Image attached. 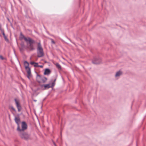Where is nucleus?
<instances>
[{
  "mask_svg": "<svg viewBox=\"0 0 146 146\" xmlns=\"http://www.w3.org/2000/svg\"><path fill=\"white\" fill-rule=\"evenodd\" d=\"M9 108L10 109L11 111L13 110L14 111H16V110L14 108H13L12 106H10Z\"/></svg>",
  "mask_w": 146,
  "mask_h": 146,
  "instance_id": "16",
  "label": "nucleus"
},
{
  "mask_svg": "<svg viewBox=\"0 0 146 146\" xmlns=\"http://www.w3.org/2000/svg\"><path fill=\"white\" fill-rule=\"evenodd\" d=\"M0 29L1 30V32H2V33L3 34V36H5V33H4V30H3V29H2L1 28V27H0Z\"/></svg>",
  "mask_w": 146,
  "mask_h": 146,
  "instance_id": "17",
  "label": "nucleus"
},
{
  "mask_svg": "<svg viewBox=\"0 0 146 146\" xmlns=\"http://www.w3.org/2000/svg\"><path fill=\"white\" fill-rule=\"evenodd\" d=\"M56 80V79H55L54 80V81H55Z\"/></svg>",
  "mask_w": 146,
  "mask_h": 146,
  "instance_id": "28",
  "label": "nucleus"
},
{
  "mask_svg": "<svg viewBox=\"0 0 146 146\" xmlns=\"http://www.w3.org/2000/svg\"><path fill=\"white\" fill-rule=\"evenodd\" d=\"M4 37L6 40H8V39H7V37L5 36H4Z\"/></svg>",
  "mask_w": 146,
  "mask_h": 146,
  "instance_id": "23",
  "label": "nucleus"
},
{
  "mask_svg": "<svg viewBox=\"0 0 146 146\" xmlns=\"http://www.w3.org/2000/svg\"><path fill=\"white\" fill-rule=\"evenodd\" d=\"M24 65L25 66V68L26 71L29 70H31L30 68L29 67V63L27 61H25L24 62Z\"/></svg>",
  "mask_w": 146,
  "mask_h": 146,
  "instance_id": "9",
  "label": "nucleus"
},
{
  "mask_svg": "<svg viewBox=\"0 0 146 146\" xmlns=\"http://www.w3.org/2000/svg\"><path fill=\"white\" fill-rule=\"evenodd\" d=\"M14 101L18 111L19 112L21 111L22 108L20 103V101L18 99L16 98L15 99Z\"/></svg>",
  "mask_w": 146,
  "mask_h": 146,
  "instance_id": "5",
  "label": "nucleus"
},
{
  "mask_svg": "<svg viewBox=\"0 0 146 146\" xmlns=\"http://www.w3.org/2000/svg\"><path fill=\"white\" fill-rule=\"evenodd\" d=\"M37 53V56L38 57H42L44 55L43 49L40 42H39L38 44Z\"/></svg>",
  "mask_w": 146,
  "mask_h": 146,
  "instance_id": "1",
  "label": "nucleus"
},
{
  "mask_svg": "<svg viewBox=\"0 0 146 146\" xmlns=\"http://www.w3.org/2000/svg\"><path fill=\"white\" fill-rule=\"evenodd\" d=\"M19 136L21 138L25 140H27L29 138V135L26 132H20Z\"/></svg>",
  "mask_w": 146,
  "mask_h": 146,
  "instance_id": "4",
  "label": "nucleus"
},
{
  "mask_svg": "<svg viewBox=\"0 0 146 146\" xmlns=\"http://www.w3.org/2000/svg\"><path fill=\"white\" fill-rule=\"evenodd\" d=\"M54 85L55 83L54 82H52L51 84H50V86H51V88L53 87L54 86Z\"/></svg>",
  "mask_w": 146,
  "mask_h": 146,
  "instance_id": "19",
  "label": "nucleus"
},
{
  "mask_svg": "<svg viewBox=\"0 0 146 146\" xmlns=\"http://www.w3.org/2000/svg\"><path fill=\"white\" fill-rule=\"evenodd\" d=\"M20 38L21 39H24L25 41L26 42L27 44H28V41L31 38L29 37H25L22 33H21L20 34Z\"/></svg>",
  "mask_w": 146,
  "mask_h": 146,
  "instance_id": "6",
  "label": "nucleus"
},
{
  "mask_svg": "<svg viewBox=\"0 0 146 146\" xmlns=\"http://www.w3.org/2000/svg\"><path fill=\"white\" fill-rule=\"evenodd\" d=\"M27 128V125L25 121H23L21 123V128L20 127L19 125L17 126V130L19 132L23 131L26 130Z\"/></svg>",
  "mask_w": 146,
  "mask_h": 146,
  "instance_id": "2",
  "label": "nucleus"
},
{
  "mask_svg": "<svg viewBox=\"0 0 146 146\" xmlns=\"http://www.w3.org/2000/svg\"><path fill=\"white\" fill-rule=\"evenodd\" d=\"M39 78L43 83H45L46 82L47 80V78L45 77L41 78L40 76Z\"/></svg>",
  "mask_w": 146,
  "mask_h": 146,
  "instance_id": "11",
  "label": "nucleus"
},
{
  "mask_svg": "<svg viewBox=\"0 0 146 146\" xmlns=\"http://www.w3.org/2000/svg\"><path fill=\"white\" fill-rule=\"evenodd\" d=\"M27 72L28 74V75H27V77L29 78L31 76V70L29 69V70H27Z\"/></svg>",
  "mask_w": 146,
  "mask_h": 146,
  "instance_id": "14",
  "label": "nucleus"
},
{
  "mask_svg": "<svg viewBox=\"0 0 146 146\" xmlns=\"http://www.w3.org/2000/svg\"><path fill=\"white\" fill-rule=\"evenodd\" d=\"M14 120L15 123L17 125V126H18L19 125V124L21 122V121L20 118L19 117H17L15 116Z\"/></svg>",
  "mask_w": 146,
  "mask_h": 146,
  "instance_id": "8",
  "label": "nucleus"
},
{
  "mask_svg": "<svg viewBox=\"0 0 146 146\" xmlns=\"http://www.w3.org/2000/svg\"><path fill=\"white\" fill-rule=\"evenodd\" d=\"M101 62V60L100 58H95L92 61V63L95 64H100Z\"/></svg>",
  "mask_w": 146,
  "mask_h": 146,
  "instance_id": "7",
  "label": "nucleus"
},
{
  "mask_svg": "<svg viewBox=\"0 0 146 146\" xmlns=\"http://www.w3.org/2000/svg\"><path fill=\"white\" fill-rule=\"evenodd\" d=\"M43 86L44 87V89H47L51 88V86H50V84L41 86L42 87Z\"/></svg>",
  "mask_w": 146,
  "mask_h": 146,
  "instance_id": "10",
  "label": "nucleus"
},
{
  "mask_svg": "<svg viewBox=\"0 0 146 146\" xmlns=\"http://www.w3.org/2000/svg\"><path fill=\"white\" fill-rule=\"evenodd\" d=\"M50 40H51L52 43L53 44H54L55 43L54 41L52 39H50Z\"/></svg>",
  "mask_w": 146,
  "mask_h": 146,
  "instance_id": "20",
  "label": "nucleus"
},
{
  "mask_svg": "<svg viewBox=\"0 0 146 146\" xmlns=\"http://www.w3.org/2000/svg\"><path fill=\"white\" fill-rule=\"evenodd\" d=\"M33 101L35 102H36V100H33Z\"/></svg>",
  "mask_w": 146,
  "mask_h": 146,
  "instance_id": "26",
  "label": "nucleus"
},
{
  "mask_svg": "<svg viewBox=\"0 0 146 146\" xmlns=\"http://www.w3.org/2000/svg\"><path fill=\"white\" fill-rule=\"evenodd\" d=\"M35 63V62H30V64L32 65H33V64L34 65Z\"/></svg>",
  "mask_w": 146,
  "mask_h": 146,
  "instance_id": "21",
  "label": "nucleus"
},
{
  "mask_svg": "<svg viewBox=\"0 0 146 146\" xmlns=\"http://www.w3.org/2000/svg\"><path fill=\"white\" fill-rule=\"evenodd\" d=\"M38 64L37 63L35 62L34 66L35 67H38Z\"/></svg>",
  "mask_w": 146,
  "mask_h": 146,
  "instance_id": "18",
  "label": "nucleus"
},
{
  "mask_svg": "<svg viewBox=\"0 0 146 146\" xmlns=\"http://www.w3.org/2000/svg\"><path fill=\"white\" fill-rule=\"evenodd\" d=\"M38 67H39L41 68H42L43 67V66L42 65H38Z\"/></svg>",
  "mask_w": 146,
  "mask_h": 146,
  "instance_id": "22",
  "label": "nucleus"
},
{
  "mask_svg": "<svg viewBox=\"0 0 146 146\" xmlns=\"http://www.w3.org/2000/svg\"><path fill=\"white\" fill-rule=\"evenodd\" d=\"M50 71L48 69H46L44 71V75H48L50 73Z\"/></svg>",
  "mask_w": 146,
  "mask_h": 146,
  "instance_id": "13",
  "label": "nucleus"
},
{
  "mask_svg": "<svg viewBox=\"0 0 146 146\" xmlns=\"http://www.w3.org/2000/svg\"><path fill=\"white\" fill-rule=\"evenodd\" d=\"M54 145H55V146H56V144L55 143H54Z\"/></svg>",
  "mask_w": 146,
  "mask_h": 146,
  "instance_id": "27",
  "label": "nucleus"
},
{
  "mask_svg": "<svg viewBox=\"0 0 146 146\" xmlns=\"http://www.w3.org/2000/svg\"><path fill=\"white\" fill-rule=\"evenodd\" d=\"M122 74V72L120 70L117 71L116 73L115 77H117L119 76Z\"/></svg>",
  "mask_w": 146,
  "mask_h": 146,
  "instance_id": "12",
  "label": "nucleus"
},
{
  "mask_svg": "<svg viewBox=\"0 0 146 146\" xmlns=\"http://www.w3.org/2000/svg\"><path fill=\"white\" fill-rule=\"evenodd\" d=\"M37 81L39 83H40L41 82V81H39V80H37Z\"/></svg>",
  "mask_w": 146,
  "mask_h": 146,
  "instance_id": "25",
  "label": "nucleus"
},
{
  "mask_svg": "<svg viewBox=\"0 0 146 146\" xmlns=\"http://www.w3.org/2000/svg\"><path fill=\"white\" fill-rule=\"evenodd\" d=\"M0 58L1 59H3V58L1 56H0Z\"/></svg>",
  "mask_w": 146,
  "mask_h": 146,
  "instance_id": "24",
  "label": "nucleus"
},
{
  "mask_svg": "<svg viewBox=\"0 0 146 146\" xmlns=\"http://www.w3.org/2000/svg\"><path fill=\"white\" fill-rule=\"evenodd\" d=\"M56 66V67L59 69H61V66L58 63H57L55 64Z\"/></svg>",
  "mask_w": 146,
  "mask_h": 146,
  "instance_id": "15",
  "label": "nucleus"
},
{
  "mask_svg": "<svg viewBox=\"0 0 146 146\" xmlns=\"http://www.w3.org/2000/svg\"><path fill=\"white\" fill-rule=\"evenodd\" d=\"M35 42V41L31 38L28 41V44L29 43V45L27 47L30 51H33L35 49V48L33 44Z\"/></svg>",
  "mask_w": 146,
  "mask_h": 146,
  "instance_id": "3",
  "label": "nucleus"
}]
</instances>
